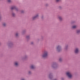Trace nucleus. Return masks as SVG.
<instances>
[{"label":"nucleus","mask_w":80,"mask_h":80,"mask_svg":"<svg viewBox=\"0 0 80 80\" xmlns=\"http://www.w3.org/2000/svg\"><path fill=\"white\" fill-rule=\"evenodd\" d=\"M47 56H48V52L47 51H45L42 56V57H47Z\"/></svg>","instance_id":"1"},{"label":"nucleus","mask_w":80,"mask_h":80,"mask_svg":"<svg viewBox=\"0 0 80 80\" xmlns=\"http://www.w3.org/2000/svg\"><path fill=\"white\" fill-rule=\"evenodd\" d=\"M66 75L68 76V77L70 78H71L72 77V76L71 74V73L69 72H68L66 73Z\"/></svg>","instance_id":"2"},{"label":"nucleus","mask_w":80,"mask_h":80,"mask_svg":"<svg viewBox=\"0 0 80 80\" xmlns=\"http://www.w3.org/2000/svg\"><path fill=\"white\" fill-rule=\"evenodd\" d=\"M61 47L60 46H58L57 48V50H58V51L59 52L60 51V50Z\"/></svg>","instance_id":"3"},{"label":"nucleus","mask_w":80,"mask_h":80,"mask_svg":"<svg viewBox=\"0 0 80 80\" xmlns=\"http://www.w3.org/2000/svg\"><path fill=\"white\" fill-rule=\"evenodd\" d=\"M38 15H37L36 16L33 17L32 18L33 20H34V19H35V18H38Z\"/></svg>","instance_id":"4"},{"label":"nucleus","mask_w":80,"mask_h":80,"mask_svg":"<svg viewBox=\"0 0 80 80\" xmlns=\"http://www.w3.org/2000/svg\"><path fill=\"white\" fill-rule=\"evenodd\" d=\"M75 52L76 53H77L78 52V48H76L75 50Z\"/></svg>","instance_id":"5"},{"label":"nucleus","mask_w":80,"mask_h":80,"mask_svg":"<svg viewBox=\"0 0 80 80\" xmlns=\"http://www.w3.org/2000/svg\"><path fill=\"white\" fill-rule=\"evenodd\" d=\"M31 68H32V69H33V68H35V66H34L32 65L31 67Z\"/></svg>","instance_id":"6"},{"label":"nucleus","mask_w":80,"mask_h":80,"mask_svg":"<svg viewBox=\"0 0 80 80\" xmlns=\"http://www.w3.org/2000/svg\"><path fill=\"white\" fill-rule=\"evenodd\" d=\"M15 65H16V66H18V62H15Z\"/></svg>","instance_id":"7"},{"label":"nucleus","mask_w":80,"mask_h":80,"mask_svg":"<svg viewBox=\"0 0 80 80\" xmlns=\"http://www.w3.org/2000/svg\"><path fill=\"white\" fill-rule=\"evenodd\" d=\"M15 9V7H12L11 8V10H13V9Z\"/></svg>","instance_id":"8"},{"label":"nucleus","mask_w":80,"mask_h":80,"mask_svg":"<svg viewBox=\"0 0 80 80\" xmlns=\"http://www.w3.org/2000/svg\"><path fill=\"white\" fill-rule=\"evenodd\" d=\"M80 32V30H78L77 31V33H79Z\"/></svg>","instance_id":"9"},{"label":"nucleus","mask_w":80,"mask_h":80,"mask_svg":"<svg viewBox=\"0 0 80 80\" xmlns=\"http://www.w3.org/2000/svg\"><path fill=\"white\" fill-rule=\"evenodd\" d=\"M77 27L75 26H73L72 27V28H76Z\"/></svg>","instance_id":"10"},{"label":"nucleus","mask_w":80,"mask_h":80,"mask_svg":"<svg viewBox=\"0 0 80 80\" xmlns=\"http://www.w3.org/2000/svg\"><path fill=\"white\" fill-rule=\"evenodd\" d=\"M59 19L60 20H61L62 19V17H59Z\"/></svg>","instance_id":"11"},{"label":"nucleus","mask_w":80,"mask_h":80,"mask_svg":"<svg viewBox=\"0 0 80 80\" xmlns=\"http://www.w3.org/2000/svg\"><path fill=\"white\" fill-rule=\"evenodd\" d=\"M3 26H4V27H5L6 25V24L5 23H3Z\"/></svg>","instance_id":"12"},{"label":"nucleus","mask_w":80,"mask_h":80,"mask_svg":"<svg viewBox=\"0 0 80 80\" xmlns=\"http://www.w3.org/2000/svg\"><path fill=\"white\" fill-rule=\"evenodd\" d=\"M56 2H60V0H56Z\"/></svg>","instance_id":"13"},{"label":"nucleus","mask_w":80,"mask_h":80,"mask_svg":"<svg viewBox=\"0 0 80 80\" xmlns=\"http://www.w3.org/2000/svg\"><path fill=\"white\" fill-rule=\"evenodd\" d=\"M8 2L10 3V2H11V0H8Z\"/></svg>","instance_id":"14"},{"label":"nucleus","mask_w":80,"mask_h":80,"mask_svg":"<svg viewBox=\"0 0 80 80\" xmlns=\"http://www.w3.org/2000/svg\"><path fill=\"white\" fill-rule=\"evenodd\" d=\"M59 61H61L62 60V59L60 58L59 59Z\"/></svg>","instance_id":"15"},{"label":"nucleus","mask_w":80,"mask_h":80,"mask_svg":"<svg viewBox=\"0 0 80 80\" xmlns=\"http://www.w3.org/2000/svg\"><path fill=\"white\" fill-rule=\"evenodd\" d=\"M18 35V33H16V36H17Z\"/></svg>","instance_id":"16"},{"label":"nucleus","mask_w":80,"mask_h":80,"mask_svg":"<svg viewBox=\"0 0 80 80\" xmlns=\"http://www.w3.org/2000/svg\"><path fill=\"white\" fill-rule=\"evenodd\" d=\"M14 14H12V15H13V16H14Z\"/></svg>","instance_id":"17"}]
</instances>
